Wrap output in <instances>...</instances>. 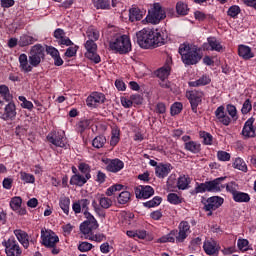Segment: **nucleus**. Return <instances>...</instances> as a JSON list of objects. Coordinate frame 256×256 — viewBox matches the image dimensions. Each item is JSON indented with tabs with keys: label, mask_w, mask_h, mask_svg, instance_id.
Returning <instances> with one entry per match:
<instances>
[{
	"label": "nucleus",
	"mask_w": 256,
	"mask_h": 256,
	"mask_svg": "<svg viewBox=\"0 0 256 256\" xmlns=\"http://www.w3.org/2000/svg\"><path fill=\"white\" fill-rule=\"evenodd\" d=\"M136 43L141 49H155L165 44V39L158 29L143 28L136 33Z\"/></svg>",
	"instance_id": "1"
},
{
	"label": "nucleus",
	"mask_w": 256,
	"mask_h": 256,
	"mask_svg": "<svg viewBox=\"0 0 256 256\" xmlns=\"http://www.w3.org/2000/svg\"><path fill=\"white\" fill-rule=\"evenodd\" d=\"M178 52L184 65H197L203 59L201 48L195 45L180 44Z\"/></svg>",
	"instance_id": "2"
},
{
	"label": "nucleus",
	"mask_w": 256,
	"mask_h": 256,
	"mask_svg": "<svg viewBox=\"0 0 256 256\" xmlns=\"http://www.w3.org/2000/svg\"><path fill=\"white\" fill-rule=\"evenodd\" d=\"M191 233V225L187 221H181L178 230H172L169 234L158 239V243H183Z\"/></svg>",
	"instance_id": "3"
},
{
	"label": "nucleus",
	"mask_w": 256,
	"mask_h": 256,
	"mask_svg": "<svg viewBox=\"0 0 256 256\" xmlns=\"http://www.w3.org/2000/svg\"><path fill=\"white\" fill-rule=\"evenodd\" d=\"M225 181V177H219L212 181H207L200 183L196 186V193H219L221 189H225V186L222 184Z\"/></svg>",
	"instance_id": "4"
},
{
	"label": "nucleus",
	"mask_w": 256,
	"mask_h": 256,
	"mask_svg": "<svg viewBox=\"0 0 256 256\" xmlns=\"http://www.w3.org/2000/svg\"><path fill=\"white\" fill-rule=\"evenodd\" d=\"M166 17L167 13L165 12V8L159 3H154L153 7L148 11L145 21L151 23V25H159Z\"/></svg>",
	"instance_id": "5"
},
{
	"label": "nucleus",
	"mask_w": 256,
	"mask_h": 256,
	"mask_svg": "<svg viewBox=\"0 0 256 256\" xmlns=\"http://www.w3.org/2000/svg\"><path fill=\"white\" fill-rule=\"evenodd\" d=\"M110 49L116 51V53H120V55H125L131 51V39L127 35L119 36L110 42Z\"/></svg>",
	"instance_id": "6"
},
{
	"label": "nucleus",
	"mask_w": 256,
	"mask_h": 256,
	"mask_svg": "<svg viewBox=\"0 0 256 256\" xmlns=\"http://www.w3.org/2000/svg\"><path fill=\"white\" fill-rule=\"evenodd\" d=\"M45 57V48L41 44H36L32 46L30 55H29V63L32 67H39L41 63V59Z\"/></svg>",
	"instance_id": "7"
},
{
	"label": "nucleus",
	"mask_w": 256,
	"mask_h": 256,
	"mask_svg": "<svg viewBox=\"0 0 256 256\" xmlns=\"http://www.w3.org/2000/svg\"><path fill=\"white\" fill-rule=\"evenodd\" d=\"M186 97L189 100L193 113H197V107L201 105L205 93L199 90H191L186 92Z\"/></svg>",
	"instance_id": "8"
},
{
	"label": "nucleus",
	"mask_w": 256,
	"mask_h": 256,
	"mask_svg": "<svg viewBox=\"0 0 256 256\" xmlns=\"http://www.w3.org/2000/svg\"><path fill=\"white\" fill-rule=\"evenodd\" d=\"M86 49L85 57L94 63H101V56L97 54V43L94 40H87L84 44Z\"/></svg>",
	"instance_id": "9"
},
{
	"label": "nucleus",
	"mask_w": 256,
	"mask_h": 256,
	"mask_svg": "<svg viewBox=\"0 0 256 256\" xmlns=\"http://www.w3.org/2000/svg\"><path fill=\"white\" fill-rule=\"evenodd\" d=\"M47 140L55 147H66L67 146V138H65V131H52L48 134Z\"/></svg>",
	"instance_id": "10"
},
{
	"label": "nucleus",
	"mask_w": 256,
	"mask_h": 256,
	"mask_svg": "<svg viewBox=\"0 0 256 256\" xmlns=\"http://www.w3.org/2000/svg\"><path fill=\"white\" fill-rule=\"evenodd\" d=\"M224 201L225 200L219 196H212L208 198L204 204L205 211H208V217H211V215H213V211L219 209V207L223 205Z\"/></svg>",
	"instance_id": "11"
},
{
	"label": "nucleus",
	"mask_w": 256,
	"mask_h": 256,
	"mask_svg": "<svg viewBox=\"0 0 256 256\" xmlns=\"http://www.w3.org/2000/svg\"><path fill=\"white\" fill-rule=\"evenodd\" d=\"M42 245L45 247H55L59 241V236L51 230H41Z\"/></svg>",
	"instance_id": "12"
},
{
	"label": "nucleus",
	"mask_w": 256,
	"mask_h": 256,
	"mask_svg": "<svg viewBox=\"0 0 256 256\" xmlns=\"http://www.w3.org/2000/svg\"><path fill=\"white\" fill-rule=\"evenodd\" d=\"M5 251L7 256H21V247L15 238L8 239L5 243Z\"/></svg>",
	"instance_id": "13"
},
{
	"label": "nucleus",
	"mask_w": 256,
	"mask_h": 256,
	"mask_svg": "<svg viewBox=\"0 0 256 256\" xmlns=\"http://www.w3.org/2000/svg\"><path fill=\"white\" fill-rule=\"evenodd\" d=\"M202 49L203 51H216L217 53L225 51L221 42L215 37H208L207 42L202 45Z\"/></svg>",
	"instance_id": "14"
},
{
	"label": "nucleus",
	"mask_w": 256,
	"mask_h": 256,
	"mask_svg": "<svg viewBox=\"0 0 256 256\" xmlns=\"http://www.w3.org/2000/svg\"><path fill=\"white\" fill-rule=\"evenodd\" d=\"M102 103H105V94L101 92H92L86 99L87 107H99Z\"/></svg>",
	"instance_id": "15"
},
{
	"label": "nucleus",
	"mask_w": 256,
	"mask_h": 256,
	"mask_svg": "<svg viewBox=\"0 0 256 256\" xmlns=\"http://www.w3.org/2000/svg\"><path fill=\"white\" fill-rule=\"evenodd\" d=\"M54 38L56 39L58 45H61L62 47H71L73 45V42L69 37H67L65 30L61 28H57L54 31Z\"/></svg>",
	"instance_id": "16"
},
{
	"label": "nucleus",
	"mask_w": 256,
	"mask_h": 256,
	"mask_svg": "<svg viewBox=\"0 0 256 256\" xmlns=\"http://www.w3.org/2000/svg\"><path fill=\"white\" fill-rule=\"evenodd\" d=\"M135 195L137 199H149V197H153V195H155V190L151 186L140 185L136 187Z\"/></svg>",
	"instance_id": "17"
},
{
	"label": "nucleus",
	"mask_w": 256,
	"mask_h": 256,
	"mask_svg": "<svg viewBox=\"0 0 256 256\" xmlns=\"http://www.w3.org/2000/svg\"><path fill=\"white\" fill-rule=\"evenodd\" d=\"M89 205H91V201L89 199H80L73 203L72 209L76 215L81 213V211L87 213L89 212Z\"/></svg>",
	"instance_id": "18"
},
{
	"label": "nucleus",
	"mask_w": 256,
	"mask_h": 256,
	"mask_svg": "<svg viewBox=\"0 0 256 256\" xmlns=\"http://www.w3.org/2000/svg\"><path fill=\"white\" fill-rule=\"evenodd\" d=\"M214 113L219 123H222V125H225L226 127L231 125V117H229L227 112H225V106H219Z\"/></svg>",
	"instance_id": "19"
},
{
	"label": "nucleus",
	"mask_w": 256,
	"mask_h": 256,
	"mask_svg": "<svg viewBox=\"0 0 256 256\" xmlns=\"http://www.w3.org/2000/svg\"><path fill=\"white\" fill-rule=\"evenodd\" d=\"M203 249L206 255H217L221 247L217 244V241L210 239L204 242Z\"/></svg>",
	"instance_id": "20"
},
{
	"label": "nucleus",
	"mask_w": 256,
	"mask_h": 256,
	"mask_svg": "<svg viewBox=\"0 0 256 256\" xmlns=\"http://www.w3.org/2000/svg\"><path fill=\"white\" fill-rule=\"evenodd\" d=\"M171 171H173V166L170 163L159 164L155 168L156 177H159V179H165V177H167Z\"/></svg>",
	"instance_id": "21"
},
{
	"label": "nucleus",
	"mask_w": 256,
	"mask_h": 256,
	"mask_svg": "<svg viewBox=\"0 0 256 256\" xmlns=\"http://www.w3.org/2000/svg\"><path fill=\"white\" fill-rule=\"evenodd\" d=\"M253 123H255V118H249L242 129L243 137L249 138L255 136V128H253Z\"/></svg>",
	"instance_id": "22"
},
{
	"label": "nucleus",
	"mask_w": 256,
	"mask_h": 256,
	"mask_svg": "<svg viewBox=\"0 0 256 256\" xmlns=\"http://www.w3.org/2000/svg\"><path fill=\"white\" fill-rule=\"evenodd\" d=\"M17 115V110L15 108V103L10 102L6 105L4 113L2 114V119L4 121H9V119H15Z\"/></svg>",
	"instance_id": "23"
},
{
	"label": "nucleus",
	"mask_w": 256,
	"mask_h": 256,
	"mask_svg": "<svg viewBox=\"0 0 256 256\" xmlns=\"http://www.w3.org/2000/svg\"><path fill=\"white\" fill-rule=\"evenodd\" d=\"M238 55L245 61H249V59H253V57H255L251 47L243 44L238 46Z\"/></svg>",
	"instance_id": "24"
},
{
	"label": "nucleus",
	"mask_w": 256,
	"mask_h": 256,
	"mask_svg": "<svg viewBox=\"0 0 256 256\" xmlns=\"http://www.w3.org/2000/svg\"><path fill=\"white\" fill-rule=\"evenodd\" d=\"M91 179V175L74 174L70 179V185H76L77 187H83L87 181Z\"/></svg>",
	"instance_id": "25"
},
{
	"label": "nucleus",
	"mask_w": 256,
	"mask_h": 256,
	"mask_svg": "<svg viewBox=\"0 0 256 256\" xmlns=\"http://www.w3.org/2000/svg\"><path fill=\"white\" fill-rule=\"evenodd\" d=\"M14 235L24 249L29 248V234L23 230H14Z\"/></svg>",
	"instance_id": "26"
},
{
	"label": "nucleus",
	"mask_w": 256,
	"mask_h": 256,
	"mask_svg": "<svg viewBox=\"0 0 256 256\" xmlns=\"http://www.w3.org/2000/svg\"><path fill=\"white\" fill-rule=\"evenodd\" d=\"M123 167H125V164L123 163V161L119 159H113V160H110V162L108 163L107 171H110V173H119V171H121Z\"/></svg>",
	"instance_id": "27"
},
{
	"label": "nucleus",
	"mask_w": 256,
	"mask_h": 256,
	"mask_svg": "<svg viewBox=\"0 0 256 256\" xmlns=\"http://www.w3.org/2000/svg\"><path fill=\"white\" fill-rule=\"evenodd\" d=\"M20 69L23 73H31L33 71V67L29 64V60L27 59V54H21L18 58Z\"/></svg>",
	"instance_id": "28"
},
{
	"label": "nucleus",
	"mask_w": 256,
	"mask_h": 256,
	"mask_svg": "<svg viewBox=\"0 0 256 256\" xmlns=\"http://www.w3.org/2000/svg\"><path fill=\"white\" fill-rule=\"evenodd\" d=\"M97 200L102 209H109L113 206V200L111 198L103 195V194H97Z\"/></svg>",
	"instance_id": "29"
},
{
	"label": "nucleus",
	"mask_w": 256,
	"mask_h": 256,
	"mask_svg": "<svg viewBox=\"0 0 256 256\" xmlns=\"http://www.w3.org/2000/svg\"><path fill=\"white\" fill-rule=\"evenodd\" d=\"M33 43H37V39L29 35L20 36L18 41L19 47H28V45H33Z\"/></svg>",
	"instance_id": "30"
},
{
	"label": "nucleus",
	"mask_w": 256,
	"mask_h": 256,
	"mask_svg": "<svg viewBox=\"0 0 256 256\" xmlns=\"http://www.w3.org/2000/svg\"><path fill=\"white\" fill-rule=\"evenodd\" d=\"M86 37L88 41H99L100 33L94 26H89L86 30Z\"/></svg>",
	"instance_id": "31"
},
{
	"label": "nucleus",
	"mask_w": 256,
	"mask_h": 256,
	"mask_svg": "<svg viewBox=\"0 0 256 256\" xmlns=\"http://www.w3.org/2000/svg\"><path fill=\"white\" fill-rule=\"evenodd\" d=\"M211 83V78L207 75H203L196 81L189 82L190 87H203L205 85H209Z\"/></svg>",
	"instance_id": "32"
},
{
	"label": "nucleus",
	"mask_w": 256,
	"mask_h": 256,
	"mask_svg": "<svg viewBox=\"0 0 256 256\" xmlns=\"http://www.w3.org/2000/svg\"><path fill=\"white\" fill-rule=\"evenodd\" d=\"M233 200L236 203H249L251 201V196L245 192H237L233 195Z\"/></svg>",
	"instance_id": "33"
},
{
	"label": "nucleus",
	"mask_w": 256,
	"mask_h": 256,
	"mask_svg": "<svg viewBox=\"0 0 256 256\" xmlns=\"http://www.w3.org/2000/svg\"><path fill=\"white\" fill-rule=\"evenodd\" d=\"M130 21H141L143 19V11L137 7H132L129 11Z\"/></svg>",
	"instance_id": "34"
},
{
	"label": "nucleus",
	"mask_w": 256,
	"mask_h": 256,
	"mask_svg": "<svg viewBox=\"0 0 256 256\" xmlns=\"http://www.w3.org/2000/svg\"><path fill=\"white\" fill-rule=\"evenodd\" d=\"M186 151H190V153L197 154L201 151V144L195 141H189L185 143Z\"/></svg>",
	"instance_id": "35"
},
{
	"label": "nucleus",
	"mask_w": 256,
	"mask_h": 256,
	"mask_svg": "<svg viewBox=\"0 0 256 256\" xmlns=\"http://www.w3.org/2000/svg\"><path fill=\"white\" fill-rule=\"evenodd\" d=\"M190 183H191V180L189 179V176L183 175L178 178L177 187L178 189L185 191V189H189Z\"/></svg>",
	"instance_id": "36"
},
{
	"label": "nucleus",
	"mask_w": 256,
	"mask_h": 256,
	"mask_svg": "<svg viewBox=\"0 0 256 256\" xmlns=\"http://www.w3.org/2000/svg\"><path fill=\"white\" fill-rule=\"evenodd\" d=\"M95 9H111V0H92Z\"/></svg>",
	"instance_id": "37"
},
{
	"label": "nucleus",
	"mask_w": 256,
	"mask_h": 256,
	"mask_svg": "<svg viewBox=\"0 0 256 256\" xmlns=\"http://www.w3.org/2000/svg\"><path fill=\"white\" fill-rule=\"evenodd\" d=\"M59 205L63 213H65V215H69V207L71 205V199H69L68 197L60 198Z\"/></svg>",
	"instance_id": "38"
},
{
	"label": "nucleus",
	"mask_w": 256,
	"mask_h": 256,
	"mask_svg": "<svg viewBox=\"0 0 256 256\" xmlns=\"http://www.w3.org/2000/svg\"><path fill=\"white\" fill-rule=\"evenodd\" d=\"M171 73V66L166 65L156 71V75L159 79H167Z\"/></svg>",
	"instance_id": "39"
},
{
	"label": "nucleus",
	"mask_w": 256,
	"mask_h": 256,
	"mask_svg": "<svg viewBox=\"0 0 256 256\" xmlns=\"http://www.w3.org/2000/svg\"><path fill=\"white\" fill-rule=\"evenodd\" d=\"M93 229H97V227H93L91 224H88L87 222H83L80 225V231L85 237H91V233Z\"/></svg>",
	"instance_id": "40"
},
{
	"label": "nucleus",
	"mask_w": 256,
	"mask_h": 256,
	"mask_svg": "<svg viewBox=\"0 0 256 256\" xmlns=\"http://www.w3.org/2000/svg\"><path fill=\"white\" fill-rule=\"evenodd\" d=\"M106 143H107V138H105V136H96L92 141V145L96 149H101L102 147L105 146Z\"/></svg>",
	"instance_id": "41"
},
{
	"label": "nucleus",
	"mask_w": 256,
	"mask_h": 256,
	"mask_svg": "<svg viewBox=\"0 0 256 256\" xmlns=\"http://www.w3.org/2000/svg\"><path fill=\"white\" fill-rule=\"evenodd\" d=\"M131 201V193L129 191H123L118 196V203L120 205H125Z\"/></svg>",
	"instance_id": "42"
},
{
	"label": "nucleus",
	"mask_w": 256,
	"mask_h": 256,
	"mask_svg": "<svg viewBox=\"0 0 256 256\" xmlns=\"http://www.w3.org/2000/svg\"><path fill=\"white\" fill-rule=\"evenodd\" d=\"M233 167L235 169H238L239 171H243L244 173H247V164L241 158H236L235 159V161L233 163Z\"/></svg>",
	"instance_id": "43"
},
{
	"label": "nucleus",
	"mask_w": 256,
	"mask_h": 256,
	"mask_svg": "<svg viewBox=\"0 0 256 256\" xmlns=\"http://www.w3.org/2000/svg\"><path fill=\"white\" fill-rule=\"evenodd\" d=\"M176 12L178 15L185 16L189 13V7L183 2H178L176 4Z\"/></svg>",
	"instance_id": "44"
},
{
	"label": "nucleus",
	"mask_w": 256,
	"mask_h": 256,
	"mask_svg": "<svg viewBox=\"0 0 256 256\" xmlns=\"http://www.w3.org/2000/svg\"><path fill=\"white\" fill-rule=\"evenodd\" d=\"M21 203H23V199L19 196H15L10 200V207L13 211H18L21 208Z\"/></svg>",
	"instance_id": "45"
},
{
	"label": "nucleus",
	"mask_w": 256,
	"mask_h": 256,
	"mask_svg": "<svg viewBox=\"0 0 256 256\" xmlns=\"http://www.w3.org/2000/svg\"><path fill=\"white\" fill-rule=\"evenodd\" d=\"M84 216L86 220L84 223H87L88 225H91L92 227H99V224L97 223V220L95 219V216L89 212H84Z\"/></svg>",
	"instance_id": "46"
},
{
	"label": "nucleus",
	"mask_w": 256,
	"mask_h": 256,
	"mask_svg": "<svg viewBox=\"0 0 256 256\" xmlns=\"http://www.w3.org/2000/svg\"><path fill=\"white\" fill-rule=\"evenodd\" d=\"M226 111L230 115L232 121H237V119H239V116L237 115V107H235V105L228 104L226 106Z\"/></svg>",
	"instance_id": "47"
},
{
	"label": "nucleus",
	"mask_w": 256,
	"mask_h": 256,
	"mask_svg": "<svg viewBox=\"0 0 256 256\" xmlns=\"http://www.w3.org/2000/svg\"><path fill=\"white\" fill-rule=\"evenodd\" d=\"M163 199L159 196H155L152 200L147 201L144 203V207H148L151 209V207H158V205H161V202Z\"/></svg>",
	"instance_id": "48"
},
{
	"label": "nucleus",
	"mask_w": 256,
	"mask_h": 256,
	"mask_svg": "<svg viewBox=\"0 0 256 256\" xmlns=\"http://www.w3.org/2000/svg\"><path fill=\"white\" fill-rule=\"evenodd\" d=\"M20 179L23 183H35V176L27 172H20Z\"/></svg>",
	"instance_id": "49"
},
{
	"label": "nucleus",
	"mask_w": 256,
	"mask_h": 256,
	"mask_svg": "<svg viewBox=\"0 0 256 256\" xmlns=\"http://www.w3.org/2000/svg\"><path fill=\"white\" fill-rule=\"evenodd\" d=\"M18 99H19V101H21V107L23 109H28V111L33 110V102L27 100V98H25V96H19Z\"/></svg>",
	"instance_id": "50"
},
{
	"label": "nucleus",
	"mask_w": 256,
	"mask_h": 256,
	"mask_svg": "<svg viewBox=\"0 0 256 256\" xmlns=\"http://www.w3.org/2000/svg\"><path fill=\"white\" fill-rule=\"evenodd\" d=\"M239 13H241V8L238 5L231 6L227 11V15L232 17V19H236Z\"/></svg>",
	"instance_id": "51"
},
{
	"label": "nucleus",
	"mask_w": 256,
	"mask_h": 256,
	"mask_svg": "<svg viewBox=\"0 0 256 256\" xmlns=\"http://www.w3.org/2000/svg\"><path fill=\"white\" fill-rule=\"evenodd\" d=\"M237 247L240 251H248V249H249V240L239 238L238 242H237Z\"/></svg>",
	"instance_id": "52"
},
{
	"label": "nucleus",
	"mask_w": 256,
	"mask_h": 256,
	"mask_svg": "<svg viewBox=\"0 0 256 256\" xmlns=\"http://www.w3.org/2000/svg\"><path fill=\"white\" fill-rule=\"evenodd\" d=\"M181 111H183V104L181 102H175L170 108L171 115H179Z\"/></svg>",
	"instance_id": "53"
},
{
	"label": "nucleus",
	"mask_w": 256,
	"mask_h": 256,
	"mask_svg": "<svg viewBox=\"0 0 256 256\" xmlns=\"http://www.w3.org/2000/svg\"><path fill=\"white\" fill-rule=\"evenodd\" d=\"M200 137L203 139L204 145H212L213 144V136L207 132H201Z\"/></svg>",
	"instance_id": "54"
},
{
	"label": "nucleus",
	"mask_w": 256,
	"mask_h": 256,
	"mask_svg": "<svg viewBox=\"0 0 256 256\" xmlns=\"http://www.w3.org/2000/svg\"><path fill=\"white\" fill-rule=\"evenodd\" d=\"M167 199L172 205H179L181 203V197L175 193L168 194Z\"/></svg>",
	"instance_id": "55"
},
{
	"label": "nucleus",
	"mask_w": 256,
	"mask_h": 256,
	"mask_svg": "<svg viewBox=\"0 0 256 256\" xmlns=\"http://www.w3.org/2000/svg\"><path fill=\"white\" fill-rule=\"evenodd\" d=\"M78 169L83 173V175H91V166H89L87 163L81 162L78 165Z\"/></svg>",
	"instance_id": "56"
},
{
	"label": "nucleus",
	"mask_w": 256,
	"mask_h": 256,
	"mask_svg": "<svg viewBox=\"0 0 256 256\" xmlns=\"http://www.w3.org/2000/svg\"><path fill=\"white\" fill-rule=\"evenodd\" d=\"M226 191L232 194V197L239 191V185L235 182H230L226 185Z\"/></svg>",
	"instance_id": "57"
},
{
	"label": "nucleus",
	"mask_w": 256,
	"mask_h": 256,
	"mask_svg": "<svg viewBox=\"0 0 256 256\" xmlns=\"http://www.w3.org/2000/svg\"><path fill=\"white\" fill-rule=\"evenodd\" d=\"M251 109H253L251 100H249V99L245 100V102L243 103L242 109H241V113L243 115H247V113H250Z\"/></svg>",
	"instance_id": "58"
},
{
	"label": "nucleus",
	"mask_w": 256,
	"mask_h": 256,
	"mask_svg": "<svg viewBox=\"0 0 256 256\" xmlns=\"http://www.w3.org/2000/svg\"><path fill=\"white\" fill-rule=\"evenodd\" d=\"M78 249L81 253H87V251H91V249H93V244L89 242H82L79 244Z\"/></svg>",
	"instance_id": "59"
},
{
	"label": "nucleus",
	"mask_w": 256,
	"mask_h": 256,
	"mask_svg": "<svg viewBox=\"0 0 256 256\" xmlns=\"http://www.w3.org/2000/svg\"><path fill=\"white\" fill-rule=\"evenodd\" d=\"M84 238L88 239L89 241H96V243H101V241H105V235L103 234H95L91 236H86Z\"/></svg>",
	"instance_id": "60"
},
{
	"label": "nucleus",
	"mask_w": 256,
	"mask_h": 256,
	"mask_svg": "<svg viewBox=\"0 0 256 256\" xmlns=\"http://www.w3.org/2000/svg\"><path fill=\"white\" fill-rule=\"evenodd\" d=\"M217 157L219 161H231V154L225 151H218Z\"/></svg>",
	"instance_id": "61"
},
{
	"label": "nucleus",
	"mask_w": 256,
	"mask_h": 256,
	"mask_svg": "<svg viewBox=\"0 0 256 256\" xmlns=\"http://www.w3.org/2000/svg\"><path fill=\"white\" fill-rule=\"evenodd\" d=\"M46 52L48 55H50L52 57V59H55V57H59V50H57V48L53 47V46H48L46 48Z\"/></svg>",
	"instance_id": "62"
},
{
	"label": "nucleus",
	"mask_w": 256,
	"mask_h": 256,
	"mask_svg": "<svg viewBox=\"0 0 256 256\" xmlns=\"http://www.w3.org/2000/svg\"><path fill=\"white\" fill-rule=\"evenodd\" d=\"M91 125V120H81L78 123V129L79 131L83 132L85 129H88V127Z\"/></svg>",
	"instance_id": "63"
},
{
	"label": "nucleus",
	"mask_w": 256,
	"mask_h": 256,
	"mask_svg": "<svg viewBox=\"0 0 256 256\" xmlns=\"http://www.w3.org/2000/svg\"><path fill=\"white\" fill-rule=\"evenodd\" d=\"M0 5L3 9H9L15 5V0H0Z\"/></svg>",
	"instance_id": "64"
}]
</instances>
